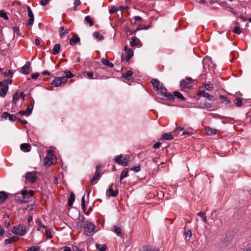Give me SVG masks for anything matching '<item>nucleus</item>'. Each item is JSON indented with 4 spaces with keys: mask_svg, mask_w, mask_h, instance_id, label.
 <instances>
[{
    "mask_svg": "<svg viewBox=\"0 0 251 251\" xmlns=\"http://www.w3.org/2000/svg\"><path fill=\"white\" fill-rule=\"evenodd\" d=\"M12 232L15 234L23 236L26 232V228L25 226L20 225L14 226L12 229Z\"/></svg>",
    "mask_w": 251,
    "mask_h": 251,
    "instance_id": "f257e3e1",
    "label": "nucleus"
},
{
    "mask_svg": "<svg viewBox=\"0 0 251 251\" xmlns=\"http://www.w3.org/2000/svg\"><path fill=\"white\" fill-rule=\"evenodd\" d=\"M66 81V77H55L51 81V84L55 87H59L62 84H65Z\"/></svg>",
    "mask_w": 251,
    "mask_h": 251,
    "instance_id": "f03ea898",
    "label": "nucleus"
},
{
    "mask_svg": "<svg viewBox=\"0 0 251 251\" xmlns=\"http://www.w3.org/2000/svg\"><path fill=\"white\" fill-rule=\"evenodd\" d=\"M161 94L163 96L168 100H174V97L171 93H168L167 90L165 87H163L161 84L159 89Z\"/></svg>",
    "mask_w": 251,
    "mask_h": 251,
    "instance_id": "7ed1b4c3",
    "label": "nucleus"
},
{
    "mask_svg": "<svg viewBox=\"0 0 251 251\" xmlns=\"http://www.w3.org/2000/svg\"><path fill=\"white\" fill-rule=\"evenodd\" d=\"M95 229V226L91 222H87L84 227V233L86 235H89L93 232Z\"/></svg>",
    "mask_w": 251,
    "mask_h": 251,
    "instance_id": "20e7f679",
    "label": "nucleus"
},
{
    "mask_svg": "<svg viewBox=\"0 0 251 251\" xmlns=\"http://www.w3.org/2000/svg\"><path fill=\"white\" fill-rule=\"evenodd\" d=\"M26 180L30 183H34L37 179L36 173L35 172H27L25 175Z\"/></svg>",
    "mask_w": 251,
    "mask_h": 251,
    "instance_id": "39448f33",
    "label": "nucleus"
},
{
    "mask_svg": "<svg viewBox=\"0 0 251 251\" xmlns=\"http://www.w3.org/2000/svg\"><path fill=\"white\" fill-rule=\"evenodd\" d=\"M192 78H188L185 80H183L180 82V87L182 89H188L192 87L191 84Z\"/></svg>",
    "mask_w": 251,
    "mask_h": 251,
    "instance_id": "423d86ee",
    "label": "nucleus"
},
{
    "mask_svg": "<svg viewBox=\"0 0 251 251\" xmlns=\"http://www.w3.org/2000/svg\"><path fill=\"white\" fill-rule=\"evenodd\" d=\"M27 10H28V16L29 17V19L27 21V22L26 24L27 25H32L34 22V17L33 12L30 8L29 6H27Z\"/></svg>",
    "mask_w": 251,
    "mask_h": 251,
    "instance_id": "0eeeda50",
    "label": "nucleus"
},
{
    "mask_svg": "<svg viewBox=\"0 0 251 251\" xmlns=\"http://www.w3.org/2000/svg\"><path fill=\"white\" fill-rule=\"evenodd\" d=\"M124 50L126 54V60L128 61L133 55V52L132 50L128 49L127 46L124 47Z\"/></svg>",
    "mask_w": 251,
    "mask_h": 251,
    "instance_id": "6e6552de",
    "label": "nucleus"
},
{
    "mask_svg": "<svg viewBox=\"0 0 251 251\" xmlns=\"http://www.w3.org/2000/svg\"><path fill=\"white\" fill-rule=\"evenodd\" d=\"M113 184L109 185L108 189L106 191V195L107 197L112 196L116 197L118 194V190H116L115 191L112 189Z\"/></svg>",
    "mask_w": 251,
    "mask_h": 251,
    "instance_id": "1a4fd4ad",
    "label": "nucleus"
},
{
    "mask_svg": "<svg viewBox=\"0 0 251 251\" xmlns=\"http://www.w3.org/2000/svg\"><path fill=\"white\" fill-rule=\"evenodd\" d=\"M21 194L22 198H21V201L23 202H27L29 199L31 198L28 194V192L26 190L22 191Z\"/></svg>",
    "mask_w": 251,
    "mask_h": 251,
    "instance_id": "9d476101",
    "label": "nucleus"
},
{
    "mask_svg": "<svg viewBox=\"0 0 251 251\" xmlns=\"http://www.w3.org/2000/svg\"><path fill=\"white\" fill-rule=\"evenodd\" d=\"M53 156L52 154L48 153L45 158V164L46 166H50L53 164Z\"/></svg>",
    "mask_w": 251,
    "mask_h": 251,
    "instance_id": "9b49d317",
    "label": "nucleus"
},
{
    "mask_svg": "<svg viewBox=\"0 0 251 251\" xmlns=\"http://www.w3.org/2000/svg\"><path fill=\"white\" fill-rule=\"evenodd\" d=\"M151 83L152 84L154 89L156 91H158L159 90L161 84H160V82L158 79L155 78H152L151 80Z\"/></svg>",
    "mask_w": 251,
    "mask_h": 251,
    "instance_id": "f8f14e48",
    "label": "nucleus"
},
{
    "mask_svg": "<svg viewBox=\"0 0 251 251\" xmlns=\"http://www.w3.org/2000/svg\"><path fill=\"white\" fill-rule=\"evenodd\" d=\"M205 130L207 134L209 135L218 134L220 132L219 130L212 128L210 127H206Z\"/></svg>",
    "mask_w": 251,
    "mask_h": 251,
    "instance_id": "ddd939ff",
    "label": "nucleus"
},
{
    "mask_svg": "<svg viewBox=\"0 0 251 251\" xmlns=\"http://www.w3.org/2000/svg\"><path fill=\"white\" fill-rule=\"evenodd\" d=\"M141 251H159V249L156 247L145 246L142 247Z\"/></svg>",
    "mask_w": 251,
    "mask_h": 251,
    "instance_id": "4468645a",
    "label": "nucleus"
},
{
    "mask_svg": "<svg viewBox=\"0 0 251 251\" xmlns=\"http://www.w3.org/2000/svg\"><path fill=\"white\" fill-rule=\"evenodd\" d=\"M19 237H18L17 236H13L11 237H10L8 239H6L4 240V243L6 245L11 244L13 242L18 241L19 240Z\"/></svg>",
    "mask_w": 251,
    "mask_h": 251,
    "instance_id": "2eb2a0df",
    "label": "nucleus"
},
{
    "mask_svg": "<svg viewBox=\"0 0 251 251\" xmlns=\"http://www.w3.org/2000/svg\"><path fill=\"white\" fill-rule=\"evenodd\" d=\"M30 63L27 62L22 68V72L24 74H28L29 72Z\"/></svg>",
    "mask_w": 251,
    "mask_h": 251,
    "instance_id": "dca6fc26",
    "label": "nucleus"
},
{
    "mask_svg": "<svg viewBox=\"0 0 251 251\" xmlns=\"http://www.w3.org/2000/svg\"><path fill=\"white\" fill-rule=\"evenodd\" d=\"M21 150L28 152L30 151L31 146L28 143H23L20 146Z\"/></svg>",
    "mask_w": 251,
    "mask_h": 251,
    "instance_id": "f3484780",
    "label": "nucleus"
},
{
    "mask_svg": "<svg viewBox=\"0 0 251 251\" xmlns=\"http://www.w3.org/2000/svg\"><path fill=\"white\" fill-rule=\"evenodd\" d=\"M8 90V85H5L3 87L0 89V96L1 97H4Z\"/></svg>",
    "mask_w": 251,
    "mask_h": 251,
    "instance_id": "a211bd4d",
    "label": "nucleus"
},
{
    "mask_svg": "<svg viewBox=\"0 0 251 251\" xmlns=\"http://www.w3.org/2000/svg\"><path fill=\"white\" fill-rule=\"evenodd\" d=\"M80 41V38L78 36H74L73 37L71 38L70 40V44L74 46L75 45L76 43H78Z\"/></svg>",
    "mask_w": 251,
    "mask_h": 251,
    "instance_id": "6ab92c4d",
    "label": "nucleus"
},
{
    "mask_svg": "<svg viewBox=\"0 0 251 251\" xmlns=\"http://www.w3.org/2000/svg\"><path fill=\"white\" fill-rule=\"evenodd\" d=\"M100 177V173H98V172H95V175H94V176L92 177V179H91V184H94L96 183L97 180L99 179Z\"/></svg>",
    "mask_w": 251,
    "mask_h": 251,
    "instance_id": "aec40b11",
    "label": "nucleus"
},
{
    "mask_svg": "<svg viewBox=\"0 0 251 251\" xmlns=\"http://www.w3.org/2000/svg\"><path fill=\"white\" fill-rule=\"evenodd\" d=\"M200 95L202 96V97L210 100H213V96L209 95L207 93H206L204 91H201L200 93Z\"/></svg>",
    "mask_w": 251,
    "mask_h": 251,
    "instance_id": "412c9836",
    "label": "nucleus"
},
{
    "mask_svg": "<svg viewBox=\"0 0 251 251\" xmlns=\"http://www.w3.org/2000/svg\"><path fill=\"white\" fill-rule=\"evenodd\" d=\"M140 43V41L136 37H132L131 41L130 42V45L131 47H135L138 46Z\"/></svg>",
    "mask_w": 251,
    "mask_h": 251,
    "instance_id": "4be33fe9",
    "label": "nucleus"
},
{
    "mask_svg": "<svg viewBox=\"0 0 251 251\" xmlns=\"http://www.w3.org/2000/svg\"><path fill=\"white\" fill-rule=\"evenodd\" d=\"M60 50V45L59 44H55L53 48L52 53L54 55L58 54Z\"/></svg>",
    "mask_w": 251,
    "mask_h": 251,
    "instance_id": "5701e85b",
    "label": "nucleus"
},
{
    "mask_svg": "<svg viewBox=\"0 0 251 251\" xmlns=\"http://www.w3.org/2000/svg\"><path fill=\"white\" fill-rule=\"evenodd\" d=\"M162 137L164 140H169L174 139V136L171 134V133H166L162 135Z\"/></svg>",
    "mask_w": 251,
    "mask_h": 251,
    "instance_id": "b1692460",
    "label": "nucleus"
},
{
    "mask_svg": "<svg viewBox=\"0 0 251 251\" xmlns=\"http://www.w3.org/2000/svg\"><path fill=\"white\" fill-rule=\"evenodd\" d=\"M75 195L74 193H71L70 195L69 198L68 199V205L71 206L73 204V203L75 200Z\"/></svg>",
    "mask_w": 251,
    "mask_h": 251,
    "instance_id": "393cba45",
    "label": "nucleus"
},
{
    "mask_svg": "<svg viewBox=\"0 0 251 251\" xmlns=\"http://www.w3.org/2000/svg\"><path fill=\"white\" fill-rule=\"evenodd\" d=\"M8 198V195L4 191L0 192V202H3Z\"/></svg>",
    "mask_w": 251,
    "mask_h": 251,
    "instance_id": "a878e982",
    "label": "nucleus"
},
{
    "mask_svg": "<svg viewBox=\"0 0 251 251\" xmlns=\"http://www.w3.org/2000/svg\"><path fill=\"white\" fill-rule=\"evenodd\" d=\"M128 170L127 168L125 169L121 173L120 178V181H122L124 178L128 176Z\"/></svg>",
    "mask_w": 251,
    "mask_h": 251,
    "instance_id": "bb28decb",
    "label": "nucleus"
},
{
    "mask_svg": "<svg viewBox=\"0 0 251 251\" xmlns=\"http://www.w3.org/2000/svg\"><path fill=\"white\" fill-rule=\"evenodd\" d=\"M130 159V157L129 155H126L124 157L122 160V165H123L124 166H126L127 165L129 160Z\"/></svg>",
    "mask_w": 251,
    "mask_h": 251,
    "instance_id": "cd10ccee",
    "label": "nucleus"
},
{
    "mask_svg": "<svg viewBox=\"0 0 251 251\" xmlns=\"http://www.w3.org/2000/svg\"><path fill=\"white\" fill-rule=\"evenodd\" d=\"M101 61L104 65H106L110 68H112L114 66L112 62H109L106 59L102 58L101 59Z\"/></svg>",
    "mask_w": 251,
    "mask_h": 251,
    "instance_id": "c85d7f7f",
    "label": "nucleus"
},
{
    "mask_svg": "<svg viewBox=\"0 0 251 251\" xmlns=\"http://www.w3.org/2000/svg\"><path fill=\"white\" fill-rule=\"evenodd\" d=\"M219 99L222 100V103L225 105H227L230 103V101L228 100L224 96L220 95Z\"/></svg>",
    "mask_w": 251,
    "mask_h": 251,
    "instance_id": "c756f323",
    "label": "nucleus"
},
{
    "mask_svg": "<svg viewBox=\"0 0 251 251\" xmlns=\"http://www.w3.org/2000/svg\"><path fill=\"white\" fill-rule=\"evenodd\" d=\"M113 230L118 236H121L122 235L121 228L120 227L114 226H113Z\"/></svg>",
    "mask_w": 251,
    "mask_h": 251,
    "instance_id": "7c9ffc66",
    "label": "nucleus"
},
{
    "mask_svg": "<svg viewBox=\"0 0 251 251\" xmlns=\"http://www.w3.org/2000/svg\"><path fill=\"white\" fill-rule=\"evenodd\" d=\"M84 21L86 23L89 24L90 26H92L94 25L93 21L91 19L89 16H86Z\"/></svg>",
    "mask_w": 251,
    "mask_h": 251,
    "instance_id": "2f4dec72",
    "label": "nucleus"
},
{
    "mask_svg": "<svg viewBox=\"0 0 251 251\" xmlns=\"http://www.w3.org/2000/svg\"><path fill=\"white\" fill-rule=\"evenodd\" d=\"M173 96H175L182 100H185V98L183 96V95L180 92L177 91H175L174 93Z\"/></svg>",
    "mask_w": 251,
    "mask_h": 251,
    "instance_id": "473e14b6",
    "label": "nucleus"
},
{
    "mask_svg": "<svg viewBox=\"0 0 251 251\" xmlns=\"http://www.w3.org/2000/svg\"><path fill=\"white\" fill-rule=\"evenodd\" d=\"M122 154L117 155L115 158V161L116 162V163L121 165L122 162Z\"/></svg>",
    "mask_w": 251,
    "mask_h": 251,
    "instance_id": "72a5a7b5",
    "label": "nucleus"
},
{
    "mask_svg": "<svg viewBox=\"0 0 251 251\" xmlns=\"http://www.w3.org/2000/svg\"><path fill=\"white\" fill-rule=\"evenodd\" d=\"M198 216L201 217L203 222L204 223H206L207 222V220H206V216L205 215V213H203L202 212H199L198 214H197Z\"/></svg>",
    "mask_w": 251,
    "mask_h": 251,
    "instance_id": "f704fd0d",
    "label": "nucleus"
},
{
    "mask_svg": "<svg viewBox=\"0 0 251 251\" xmlns=\"http://www.w3.org/2000/svg\"><path fill=\"white\" fill-rule=\"evenodd\" d=\"M33 105L32 104L28 106V107L27 108V109L25 110L26 116H29L31 114L32 110L33 109Z\"/></svg>",
    "mask_w": 251,
    "mask_h": 251,
    "instance_id": "c9c22d12",
    "label": "nucleus"
},
{
    "mask_svg": "<svg viewBox=\"0 0 251 251\" xmlns=\"http://www.w3.org/2000/svg\"><path fill=\"white\" fill-rule=\"evenodd\" d=\"M0 17L6 20L8 19V17L4 10H0Z\"/></svg>",
    "mask_w": 251,
    "mask_h": 251,
    "instance_id": "e433bc0d",
    "label": "nucleus"
},
{
    "mask_svg": "<svg viewBox=\"0 0 251 251\" xmlns=\"http://www.w3.org/2000/svg\"><path fill=\"white\" fill-rule=\"evenodd\" d=\"M93 36L97 39L98 41L101 40L103 37L102 35H100L98 32H94L93 33Z\"/></svg>",
    "mask_w": 251,
    "mask_h": 251,
    "instance_id": "4c0bfd02",
    "label": "nucleus"
},
{
    "mask_svg": "<svg viewBox=\"0 0 251 251\" xmlns=\"http://www.w3.org/2000/svg\"><path fill=\"white\" fill-rule=\"evenodd\" d=\"M81 4V1L80 0H75L74 2L73 10L76 11L77 10V6Z\"/></svg>",
    "mask_w": 251,
    "mask_h": 251,
    "instance_id": "58836bf2",
    "label": "nucleus"
},
{
    "mask_svg": "<svg viewBox=\"0 0 251 251\" xmlns=\"http://www.w3.org/2000/svg\"><path fill=\"white\" fill-rule=\"evenodd\" d=\"M96 248L98 249L100 251H105L106 249V247L105 245H103L101 246L100 245L96 244Z\"/></svg>",
    "mask_w": 251,
    "mask_h": 251,
    "instance_id": "ea45409f",
    "label": "nucleus"
},
{
    "mask_svg": "<svg viewBox=\"0 0 251 251\" xmlns=\"http://www.w3.org/2000/svg\"><path fill=\"white\" fill-rule=\"evenodd\" d=\"M133 75V72L130 70H128L126 71V73L123 75V77L125 78H127L129 79V77H130Z\"/></svg>",
    "mask_w": 251,
    "mask_h": 251,
    "instance_id": "a19ab883",
    "label": "nucleus"
},
{
    "mask_svg": "<svg viewBox=\"0 0 251 251\" xmlns=\"http://www.w3.org/2000/svg\"><path fill=\"white\" fill-rule=\"evenodd\" d=\"M235 100L236 101L235 102L236 106L237 107H241L242 105V99L236 98L235 99Z\"/></svg>",
    "mask_w": 251,
    "mask_h": 251,
    "instance_id": "79ce46f5",
    "label": "nucleus"
},
{
    "mask_svg": "<svg viewBox=\"0 0 251 251\" xmlns=\"http://www.w3.org/2000/svg\"><path fill=\"white\" fill-rule=\"evenodd\" d=\"M64 74H65V76H63V77H66L67 81L69 78H71L73 76V75L69 71L65 72Z\"/></svg>",
    "mask_w": 251,
    "mask_h": 251,
    "instance_id": "37998d69",
    "label": "nucleus"
},
{
    "mask_svg": "<svg viewBox=\"0 0 251 251\" xmlns=\"http://www.w3.org/2000/svg\"><path fill=\"white\" fill-rule=\"evenodd\" d=\"M19 95L17 93L14 94L13 96V100L12 101L15 104L17 103V101L19 100Z\"/></svg>",
    "mask_w": 251,
    "mask_h": 251,
    "instance_id": "c03bdc74",
    "label": "nucleus"
},
{
    "mask_svg": "<svg viewBox=\"0 0 251 251\" xmlns=\"http://www.w3.org/2000/svg\"><path fill=\"white\" fill-rule=\"evenodd\" d=\"M45 236L47 238L50 239L52 237V234L50 229H47L45 231Z\"/></svg>",
    "mask_w": 251,
    "mask_h": 251,
    "instance_id": "a18cd8bd",
    "label": "nucleus"
},
{
    "mask_svg": "<svg viewBox=\"0 0 251 251\" xmlns=\"http://www.w3.org/2000/svg\"><path fill=\"white\" fill-rule=\"evenodd\" d=\"M233 32L234 33H236L238 34H240L241 33V30L240 28V26L237 25L236 27H235V28L233 30Z\"/></svg>",
    "mask_w": 251,
    "mask_h": 251,
    "instance_id": "49530a36",
    "label": "nucleus"
},
{
    "mask_svg": "<svg viewBox=\"0 0 251 251\" xmlns=\"http://www.w3.org/2000/svg\"><path fill=\"white\" fill-rule=\"evenodd\" d=\"M40 247L38 246H34L29 248L27 251H39Z\"/></svg>",
    "mask_w": 251,
    "mask_h": 251,
    "instance_id": "de8ad7c7",
    "label": "nucleus"
},
{
    "mask_svg": "<svg viewBox=\"0 0 251 251\" xmlns=\"http://www.w3.org/2000/svg\"><path fill=\"white\" fill-rule=\"evenodd\" d=\"M69 29H66L64 31L60 33L59 36L61 38H64L65 36L69 33Z\"/></svg>",
    "mask_w": 251,
    "mask_h": 251,
    "instance_id": "09e8293b",
    "label": "nucleus"
},
{
    "mask_svg": "<svg viewBox=\"0 0 251 251\" xmlns=\"http://www.w3.org/2000/svg\"><path fill=\"white\" fill-rule=\"evenodd\" d=\"M130 169H131V170H132L136 172H138L141 170V167H140V166L138 165L137 166L131 167Z\"/></svg>",
    "mask_w": 251,
    "mask_h": 251,
    "instance_id": "8fccbe9b",
    "label": "nucleus"
},
{
    "mask_svg": "<svg viewBox=\"0 0 251 251\" xmlns=\"http://www.w3.org/2000/svg\"><path fill=\"white\" fill-rule=\"evenodd\" d=\"M118 9L116 7H115V6H112L111 7L110 10H109V13L110 14H113V13H116L117 12H118Z\"/></svg>",
    "mask_w": 251,
    "mask_h": 251,
    "instance_id": "3c124183",
    "label": "nucleus"
},
{
    "mask_svg": "<svg viewBox=\"0 0 251 251\" xmlns=\"http://www.w3.org/2000/svg\"><path fill=\"white\" fill-rule=\"evenodd\" d=\"M213 87L212 84H207L204 86V88L206 90H211L213 89Z\"/></svg>",
    "mask_w": 251,
    "mask_h": 251,
    "instance_id": "603ef678",
    "label": "nucleus"
},
{
    "mask_svg": "<svg viewBox=\"0 0 251 251\" xmlns=\"http://www.w3.org/2000/svg\"><path fill=\"white\" fill-rule=\"evenodd\" d=\"M8 119L11 121H14L16 120V117L14 115L9 114L8 116Z\"/></svg>",
    "mask_w": 251,
    "mask_h": 251,
    "instance_id": "864d4df0",
    "label": "nucleus"
},
{
    "mask_svg": "<svg viewBox=\"0 0 251 251\" xmlns=\"http://www.w3.org/2000/svg\"><path fill=\"white\" fill-rule=\"evenodd\" d=\"M211 104L206 101L205 102H204L203 103V107L204 108H207V109H209V108H210L211 107Z\"/></svg>",
    "mask_w": 251,
    "mask_h": 251,
    "instance_id": "5fc2aeb1",
    "label": "nucleus"
},
{
    "mask_svg": "<svg viewBox=\"0 0 251 251\" xmlns=\"http://www.w3.org/2000/svg\"><path fill=\"white\" fill-rule=\"evenodd\" d=\"M40 75V74L39 73H35L34 74H32L31 75V77L32 78L35 79H36Z\"/></svg>",
    "mask_w": 251,
    "mask_h": 251,
    "instance_id": "6e6d98bb",
    "label": "nucleus"
},
{
    "mask_svg": "<svg viewBox=\"0 0 251 251\" xmlns=\"http://www.w3.org/2000/svg\"><path fill=\"white\" fill-rule=\"evenodd\" d=\"M87 75L89 78L91 79L93 78L94 76V74L92 71L87 72Z\"/></svg>",
    "mask_w": 251,
    "mask_h": 251,
    "instance_id": "4d7b16f0",
    "label": "nucleus"
},
{
    "mask_svg": "<svg viewBox=\"0 0 251 251\" xmlns=\"http://www.w3.org/2000/svg\"><path fill=\"white\" fill-rule=\"evenodd\" d=\"M49 0H41L40 4L42 6H45L48 3Z\"/></svg>",
    "mask_w": 251,
    "mask_h": 251,
    "instance_id": "13d9d810",
    "label": "nucleus"
},
{
    "mask_svg": "<svg viewBox=\"0 0 251 251\" xmlns=\"http://www.w3.org/2000/svg\"><path fill=\"white\" fill-rule=\"evenodd\" d=\"M81 204L82 209L85 210V201H84V196H83L81 199Z\"/></svg>",
    "mask_w": 251,
    "mask_h": 251,
    "instance_id": "bf43d9fd",
    "label": "nucleus"
},
{
    "mask_svg": "<svg viewBox=\"0 0 251 251\" xmlns=\"http://www.w3.org/2000/svg\"><path fill=\"white\" fill-rule=\"evenodd\" d=\"M9 114L8 113L5 112L2 113L1 117L2 119H6L7 117H8Z\"/></svg>",
    "mask_w": 251,
    "mask_h": 251,
    "instance_id": "052dcab7",
    "label": "nucleus"
},
{
    "mask_svg": "<svg viewBox=\"0 0 251 251\" xmlns=\"http://www.w3.org/2000/svg\"><path fill=\"white\" fill-rule=\"evenodd\" d=\"M160 145H161L160 142H157L153 145V148H154V149L159 148L160 147Z\"/></svg>",
    "mask_w": 251,
    "mask_h": 251,
    "instance_id": "680f3d73",
    "label": "nucleus"
},
{
    "mask_svg": "<svg viewBox=\"0 0 251 251\" xmlns=\"http://www.w3.org/2000/svg\"><path fill=\"white\" fill-rule=\"evenodd\" d=\"M185 236H188L189 237H191L192 235V232L190 230L185 232Z\"/></svg>",
    "mask_w": 251,
    "mask_h": 251,
    "instance_id": "e2e57ef3",
    "label": "nucleus"
},
{
    "mask_svg": "<svg viewBox=\"0 0 251 251\" xmlns=\"http://www.w3.org/2000/svg\"><path fill=\"white\" fill-rule=\"evenodd\" d=\"M128 8H129V7L127 6H120L119 7V9L121 10V11H122L123 10H126V9H127Z\"/></svg>",
    "mask_w": 251,
    "mask_h": 251,
    "instance_id": "0e129e2a",
    "label": "nucleus"
},
{
    "mask_svg": "<svg viewBox=\"0 0 251 251\" xmlns=\"http://www.w3.org/2000/svg\"><path fill=\"white\" fill-rule=\"evenodd\" d=\"M45 227L44 225H43L42 224V223L41 222H39V224H38V228L37 230H40L42 227Z\"/></svg>",
    "mask_w": 251,
    "mask_h": 251,
    "instance_id": "69168bd1",
    "label": "nucleus"
},
{
    "mask_svg": "<svg viewBox=\"0 0 251 251\" xmlns=\"http://www.w3.org/2000/svg\"><path fill=\"white\" fill-rule=\"evenodd\" d=\"M73 251H81L78 247L76 246H73L72 247Z\"/></svg>",
    "mask_w": 251,
    "mask_h": 251,
    "instance_id": "338daca9",
    "label": "nucleus"
},
{
    "mask_svg": "<svg viewBox=\"0 0 251 251\" xmlns=\"http://www.w3.org/2000/svg\"><path fill=\"white\" fill-rule=\"evenodd\" d=\"M63 251H72V250H71L70 247H67V246H65L64 247Z\"/></svg>",
    "mask_w": 251,
    "mask_h": 251,
    "instance_id": "774afa93",
    "label": "nucleus"
}]
</instances>
